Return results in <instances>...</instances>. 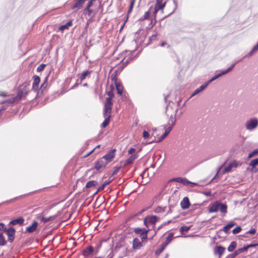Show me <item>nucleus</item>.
<instances>
[{"instance_id":"nucleus-32","label":"nucleus","mask_w":258,"mask_h":258,"mask_svg":"<svg viewBox=\"0 0 258 258\" xmlns=\"http://www.w3.org/2000/svg\"><path fill=\"white\" fill-rule=\"evenodd\" d=\"M111 80L113 81L115 85L120 83V81H118L117 77V73L116 72H114L111 76Z\"/></svg>"},{"instance_id":"nucleus-31","label":"nucleus","mask_w":258,"mask_h":258,"mask_svg":"<svg viewBox=\"0 0 258 258\" xmlns=\"http://www.w3.org/2000/svg\"><path fill=\"white\" fill-rule=\"evenodd\" d=\"M237 246V242L235 241H233L231 242L230 244L228 247V250L229 252L233 251Z\"/></svg>"},{"instance_id":"nucleus-55","label":"nucleus","mask_w":258,"mask_h":258,"mask_svg":"<svg viewBox=\"0 0 258 258\" xmlns=\"http://www.w3.org/2000/svg\"><path fill=\"white\" fill-rule=\"evenodd\" d=\"M200 92H201V91L200 90V89L198 88V89H197L195 92L193 93V94H192V96H194V95H196V94H198L199 93H200Z\"/></svg>"},{"instance_id":"nucleus-49","label":"nucleus","mask_w":258,"mask_h":258,"mask_svg":"<svg viewBox=\"0 0 258 258\" xmlns=\"http://www.w3.org/2000/svg\"><path fill=\"white\" fill-rule=\"evenodd\" d=\"M143 137L144 139H147L149 137V134L147 131H144L143 133Z\"/></svg>"},{"instance_id":"nucleus-19","label":"nucleus","mask_w":258,"mask_h":258,"mask_svg":"<svg viewBox=\"0 0 258 258\" xmlns=\"http://www.w3.org/2000/svg\"><path fill=\"white\" fill-rule=\"evenodd\" d=\"M38 223L36 221H34L31 225H29L26 228V231L28 233H32L36 231L38 227Z\"/></svg>"},{"instance_id":"nucleus-12","label":"nucleus","mask_w":258,"mask_h":258,"mask_svg":"<svg viewBox=\"0 0 258 258\" xmlns=\"http://www.w3.org/2000/svg\"><path fill=\"white\" fill-rule=\"evenodd\" d=\"M6 233L8 236V241L12 242L14 239L15 229L13 227L9 228L6 230Z\"/></svg>"},{"instance_id":"nucleus-9","label":"nucleus","mask_w":258,"mask_h":258,"mask_svg":"<svg viewBox=\"0 0 258 258\" xmlns=\"http://www.w3.org/2000/svg\"><path fill=\"white\" fill-rule=\"evenodd\" d=\"M171 125L166 128L164 133L162 135L160 138H159L158 140L156 141V142H160L162 141L164 139H165L169 134L170 131L172 130L173 126L175 124L176 122V119L174 117L172 118L171 117Z\"/></svg>"},{"instance_id":"nucleus-24","label":"nucleus","mask_w":258,"mask_h":258,"mask_svg":"<svg viewBox=\"0 0 258 258\" xmlns=\"http://www.w3.org/2000/svg\"><path fill=\"white\" fill-rule=\"evenodd\" d=\"M116 89L117 91V93L120 95L121 96L122 95L123 92V86H122L121 82L116 84L115 85Z\"/></svg>"},{"instance_id":"nucleus-41","label":"nucleus","mask_w":258,"mask_h":258,"mask_svg":"<svg viewBox=\"0 0 258 258\" xmlns=\"http://www.w3.org/2000/svg\"><path fill=\"white\" fill-rule=\"evenodd\" d=\"M96 0H90L87 4L86 7H85L84 10H88L89 9V8H91L93 6V3L94 2L96 1Z\"/></svg>"},{"instance_id":"nucleus-43","label":"nucleus","mask_w":258,"mask_h":258,"mask_svg":"<svg viewBox=\"0 0 258 258\" xmlns=\"http://www.w3.org/2000/svg\"><path fill=\"white\" fill-rule=\"evenodd\" d=\"M258 155V150L257 149H255L254 150V151H253L252 152L250 153L249 154H248V158H250L255 155Z\"/></svg>"},{"instance_id":"nucleus-51","label":"nucleus","mask_w":258,"mask_h":258,"mask_svg":"<svg viewBox=\"0 0 258 258\" xmlns=\"http://www.w3.org/2000/svg\"><path fill=\"white\" fill-rule=\"evenodd\" d=\"M258 50V46L255 45L250 52V54L251 55L253 53L256 51Z\"/></svg>"},{"instance_id":"nucleus-10","label":"nucleus","mask_w":258,"mask_h":258,"mask_svg":"<svg viewBox=\"0 0 258 258\" xmlns=\"http://www.w3.org/2000/svg\"><path fill=\"white\" fill-rule=\"evenodd\" d=\"M116 150L115 149H111L108 152L103 156L102 158L105 162H107V164L113 159L115 157Z\"/></svg>"},{"instance_id":"nucleus-28","label":"nucleus","mask_w":258,"mask_h":258,"mask_svg":"<svg viewBox=\"0 0 258 258\" xmlns=\"http://www.w3.org/2000/svg\"><path fill=\"white\" fill-rule=\"evenodd\" d=\"M173 237V234L172 233H169L166 237L165 241L162 244L166 247L167 245L171 241Z\"/></svg>"},{"instance_id":"nucleus-64","label":"nucleus","mask_w":258,"mask_h":258,"mask_svg":"<svg viewBox=\"0 0 258 258\" xmlns=\"http://www.w3.org/2000/svg\"><path fill=\"white\" fill-rule=\"evenodd\" d=\"M226 258H233L232 254H229Z\"/></svg>"},{"instance_id":"nucleus-42","label":"nucleus","mask_w":258,"mask_h":258,"mask_svg":"<svg viewBox=\"0 0 258 258\" xmlns=\"http://www.w3.org/2000/svg\"><path fill=\"white\" fill-rule=\"evenodd\" d=\"M241 230V227L240 226H237L235 228H234L233 230H232V233L233 234H237L238 233H239Z\"/></svg>"},{"instance_id":"nucleus-35","label":"nucleus","mask_w":258,"mask_h":258,"mask_svg":"<svg viewBox=\"0 0 258 258\" xmlns=\"http://www.w3.org/2000/svg\"><path fill=\"white\" fill-rule=\"evenodd\" d=\"M150 15V11H148L146 12L144 15L140 19V20L141 21H144L146 19H149Z\"/></svg>"},{"instance_id":"nucleus-2","label":"nucleus","mask_w":258,"mask_h":258,"mask_svg":"<svg viewBox=\"0 0 258 258\" xmlns=\"http://www.w3.org/2000/svg\"><path fill=\"white\" fill-rule=\"evenodd\" d=\"M29 92V88L27 86H25L23 88H19L17 95L16 97H13L7 100L6 102L10 103H18L23 98H25Z\"/></svg>"},{"instance_id":"nucleus-21","label":"nucleus","mask_w":258,"mask_h":258,"mask_svg":"<svg viewBox=\"0 0 258 258\" xmlns=\"http://www.w3.org/2000/svg\"><path fill=\"white\" fill-rule=\"evenodd\" d=\"M234 64H232L227 70L223 71L221 73H220L218 75H217V76H215L213 77V78H212L211 79V80L209 81V82H211L213 81L214 80H215V79L219 78V77L222 76L223 75H225V74L228 73V72H229L230 71H231L232 70V69L234 68Z\"/></svg>"},{"instance_id":"nucleus-7","label":"nucleus","mask_w":258,"mask_h":258,"mask_svg":"<svg viewBox=\"0 0 258 258\" xmlns=\"http://www.w3.org/2000/svg\"><path fill=\"white\" fill-rule=\"evenodd\" d=\"M112 111V109L109 108L108 109L107 108H104L103 109V116L105 118V120L102 123V127L105 128L106 127L110 122V119L111 117V112Z\"/></svg>"},{"instance_id":"nucleus-5","label":"nucleus","mask_w":258,"mask_h":258,"mask_svg":"<svg viewBox=\"0 0 258 258\" xmlns=\"http://www.w3.org/2000/svg\"><path fill=\"white\" fill-rule=\"evenodd\" d=\"M165 6L167 12L169 15L172 14L174 12L177 7V4L175 0L167 1Z\"/></svg>"},{"instance_id":"nucleus-33","label":"nucleus","mask_w":258,"mask_h":258,"mask_svg":"<svg viewBox=\"0 0 258 258\" xmlns=\"http://www.w3.org/2000/svg\"><path fill=\"white\" fill-rule=\"evenodd\" d=\"M91 73V71H84L82 74V75H81L80 76V80L81 81H83L85 79L86 77L87 76L90 75Z\"/></svg>"},{"instance_id":"nucleus-38","label":"nucleus","mask_w":258,"mask_h":258,"mask_svg":"<svg viewBox=\"0 0 258 258\" xmlns=\"http://www.w3.org/2000/svg\"><path fill=\"white\" fill-rule=\"evenodd\" d=\"M248 245L243 246V247L238 248L237 250L240 253L245 252L247 250V249L249 248L248 247Z\"/></svg>"},{"instance_id":"nucleus-26","label":"nucleus","mask_w":258,"mask_h":258,"mask_svg":"<svg viewBox=\"0 0 258 258\" xmlns=\"http://www.w3.org/2000/svg\"><path fill=\"white\" fill-rule=\"evenodd\" d=\"M73 25V21L72 20H70L65 25L61 26L59 29L62 31H64L66 29H68L70 27L72 26Z\"/></svg>"},{"instance_id":"nucleus-4","label":"nucleus","mask_w":258,"mask_h":258,"mask_svg":"<svg viewBox=\"0 0 258 258\" xmlns=\"http://www.w3.org/2000/svg\"><path fill=\"white\" fill-rule=\"evenodd\" d=\"M163 1L164 0H156L153 13L155 18L156 17L158 11H160L162 13H164V9L165 8L167 2L165 1L163 2Z\"/></svg>"},{"instance_id":"nucleus-15","label":"nucleus","mask_w":258,"mask_h":258,"mask_svg":"<svg viewBox=\"0 0 258 258\" xmlns=\"http://www.w3.org/2000/svg\"><path fill=\"white\" fill-rule=\"evenodd\" d=\"M132 246L134 250L140 249L143 246V243L139 238H135L133 240Z\"/></svg>"},{"instance_id":"nucleus-63","label":"nucleus","mask_w":258,"mask_h":258,"mask_svg":"<svg viewBox=\"0 0 258 258\" xmlns=\"http://www.w3.org/2000/svg\"><path fill=\"white\" fill-rule=\"evenodd\" d=\"M155 22L153 23L152 21L151 24L149 25L150 27H151V28L153 27L155 25Z\"/></svg>"},{"instance_id":"nucleus-57","label":"nucleus","mask_w":258,"mask_h":258,"mask_svg":"<svg viewBox=\"0 0 258 258\" xmlns=\"http://www.w3.org/2000/svg\"><path fill=\"white\" fill-rule=\"evenodd\" d=\"M0 96L5 97L7 96V93L5 92H0Z\"/></svg>"},{"instance_id":"nucleus-3","label":"nucleus","mask_w":258,"mask_h":258,"mask_svg":"<svg viewBox=\"0 0 258 258\" xmlns=\"http://www.w3.org/2000/svg\"><path fill=\"white\" fill-rule=\"evenodd\" d=\"M107 94L108 97L105 99L104 108H107L108 109L109 108L112 109L113 105L112 99L114 97V87L113 86H110V90L107 92Z\"/></svg>"},{"instance_id":"nucleus-25","label":"nucleus","mask_w":258,"mask_h":258,"mask_svg":"<svg viewBox=\"0 0 258 258\" xmlns=\"http://www.w3.org/2000/svg\"><path fill=\"white\" fill-rule=\"evenodd\" d=\"M24 222V219L21 217L18 219L13 220L10 222V224L12 225H16L17 224H19L20 225H22Z\"/></svg>"},{"instance_id":"nucleus-11","label":"nucleus","mask_w":258,"mask_h":258,"mask_svg":"<svg viewBox=\"0 0 258 258\" xmlns=\"http://www.w3.org/2000/svg\"><path fill=\"white\" fill-rule=\"evenodd\" d=\"M107 164V162H105V160L102 158L99 159L95 163L94 168L99 171L102 168H104L106 167Z\"/></svg>"},{"instance_id":"nucleus-13","label":"nucleus","mask_w":258,"mask_h":258,"mask_svg":"<svg viewBox=\"0 0 258 258\" xmlns=\"http://www.w3.org/2000/svg\"><path fill=\"white\" fill-rule=\"evenodd\" d=\"M33 83L32 85V89L34 91H37L39 88V84L40 82V78L39 76L37 75H34L33 77Z\"/></svg>"},{"instance_id":"nucleus-60","label":"nucleus","mask_w":258,"mask_h":258,"mask_svg":"<svg viewBox=\"0 0 258 258\" xmlns=\"http://www.w3.org/2000/svg\"><path fill=\"white\" fill-rule=\"evenodd\" d=\"M110 182H111L110 181H105L103 183V184L106 186V185H107V184H109Z\"/></svg>"},{"instance_id":"nucleus-18","label":"nucleus","mask_w":258,"mask_h":258,"mask_svg":"<svg viewBox=\"0 0 258 258\" xmlns=\"http://www.w3.org/2000/svg\"><path fill=\"white\" fill-rule=\"evenodd\" d=\"M238 165L237 162L236 161H233L230 163L228 165L224 168V172L228 173L231 171V169L233 167H236Z\"/></svg>"},{"instance_id":"nucleus-36","label":"nucleus","mask_w":258,"mask_h":258,"mask_svg":"<svg viewBox=\"0 0 258 258\" xmlns=\"http://www.w3.org/2000/svg\"><path fill=\"white\" fill-rule=\"evenodd\" d=\"M136 1V0H131L127 12L128 14H130L132 12Z\"/></svg>"},{"instance_id":"nucleus-8","label":"nucleus","mask_w":258,"mask_h":258,"mask_svg":"<svg viewBox=\"0 0 258 258\" xmlns=\"http://www.w3.org/2000/svg\"><path fill=\"white\" fill-rule=\"evenodd\" d=\"M171 125L166 128L164 133L162 135L160 138H159L158 140L156 141V142H160L162 141L164 139H165L169 134L170 131L172 130L173 126L175 124L176 122V119L174 117L172 118L171 117Z\"/></svg>"},{"instance_id":"nucleus-59","label":"nucleus","mask_w":258,"mask_h":258,"mask_svg":"<svg viewBox=\"0 0 258 258\" xmlns=\"http://www.w3.org/2000/svg\"><path fill=\"white\" fill-rule=\"evenodd\" d=\"M144 211H145L144 209L141 210V211H140L138 213H137V214H136L135 216H138V215L141 214Z\"/></svg>"},{"instance_id":"nucleus-27","label":"nucleus","mask_w":258,"mask_h":258,"mask_svg":"<svg viewBox=\"0 0 258 258\" xmlns=\"http://www.w3.org/2000/svg\"><path fill=\"white\" fill-rule=\"evenodd\" d=\"M235 224H236V223L233 222H230V223H229L228 224H227V225L223 227V231L227 233L228 232V231L232 227H233V226H234L235 225Z\"/></svg>"},{"instance_id":"nucleus-14","label":"nucleus","mask_w":258,"mask_h":258,"mask_svg":"<svg viewBox=\"0 0 258 258\" xmlns=\"http://www.w3.org/2000/svg\"><path fill=\"white\" fill-rule=\"evenodd\" d=\"M258 125V121L256 119H252L247 121L246 128L248 130H252L255 128Z\"/></svg>"},{"instance_id":"nucleus-37","label":"nucleus","mask_w":258,"mask_h":258,"mask_svg":"<svg viewBox=\"0 0 258 258\" xmlns=\"http://www.w3.org/2000/svg\"><path fill=\"white\" fill-rule=\"evenodd\" d=\"M149 231H147L145 232V233H142V235H141V238L142 240V241H145L147 239V235Z\"/></svg>"},{"instance_id":"nucleus-53","label":"nucleus","mask_w":258,"mask_h":258,"mask_svg":"<svg viewBox=\"0 0 258 258\" xmlns=\"http://www.w3.org/2000/svg\"><path fill=\"white\" fill-rule=\"evenodd\" d=\"M105 185L103 184H102L98 188V189L97 190L96 193H97L98 191H101V190H102L104 189V187H105Z\"/></svg>"},{"instance_id":"nucleus-47","label":"nucleus","mask_w":258,"mask_h":258,"mask_svg":"<svg viewBox=\"0 0 258 258\" xmlns=\"http://www.w3.org/2000/svg\"><path fill=\"white\" fill-rule=\"evenodd\" d=\"M175 180L180 183H184L185 179L181 177L176 178Z\"/></svg>"},{"instance_id":"nucleus-45","label":"nucleus","mask_w":258,"mask_h":258,"mask_svg":"<svg viewBox=\"0 0 258 258\" xmlns=\"http://www.w3.org/2000/svg\"><path fill=\"white\" fill-rule=\"evenodd\" d=\"M190 227L186 226H181L180 227V231L181 232H187L189 230V229H190Z\"/></svg>"},{"instance_id":"nucleus-23","label":"nucleus","mask_w":258,"mask_h":258,"mask_svg":"<svg viewBox=\"0 0 258 258\" xmlns=\"http://www.w3.org/2000/svg\"><path fill=\"white\" fill-rule=\"evenodd\" d=\"M94 251V248L92 246H88L86 249H84L83 251V254L87 256L89 255L90 254L92 253Z\"/></svg>"},{"instance_id":"nucleus-56","label":"nucleus","mask_w":258,"mask_h":258,"mask_svg":"<svg viewBox=\"0 0 258 258\" xmlns=\"http://www.w3.org/2000/svg\"><path fill=\"white\" fill-rule=\"evenodd\" d=\"M86 11H87L88 12V15L90 16L92 15V13H93V10L92 9H91L90 8H89V10H85Z\"/></svg>"},{"instance_id":"nucleus-40","label":"nucleus","mask_w":258,"mask_h":258,"mask_svg":"<svg viewBox=\"0 0 258 258\" xmlns=\"http://www.w3.org/2000/svg\"><path fill=\"white\" fill-rule=\"evenodd\" d=\"M249 165L252 167H255L256 166L258 165V158L257 159L251 160Z\"/></svg>"},{"instance_id":"nucleus-48","label":"nucleus","mask_w":258,"mask_h":258,"mask_svg":"<svg viewBox=\"0 0 258 258\" xmlns=\"http://www.w3.org/2000/svg\"><path fill=\"white\" fill-rule=\"evenodd\" d=\"M136 151V149L131 148L128 150V154H131V155L133 154H133H135Z\"/></svg>"},{"instance_id":"nucleus-50","label":"nucleus","mask_w":258,"mask_h":258,"mask_svg":"<svg viewBox=\"0 0 258 258\" xmlns=\"http://www.w3.org/2000/svg\"><path fill=\"white\" fill-rule=\"evenodd\" d=\"M100 147V145H98L97 146H96L95 148H94L92 150H91L90 152H89L87 154H86V155L84 156V157H88L89 155H90L91 154H92L94 151V150H95L96 148H99Z\"/></svg>"},{"instance_id":"nucleus-54","label":"nucleus","mask_w":258,"mask_h":258,"mask_svg":"<svg viewBox=\"0 0 258 258\" xmlns=\"http://www.w3.org/2000/svg\"><path fill=\"white\" fill-rule=\"evenodd\" d=\"M208 85V83L206 84L205 85H203L201 86L199 88L202 91L207 87Z\"/></svg>"},{"instance_id":"nucleus-58","label":"nucleus","mask_w":258,"mask_h":258,"mask_svg":"<svg viewBox=\"0 0 258 258\" xmlns=\"http://www.w3.org/2000/svg\"><path fill=\"white\" fill-rule=\"evenodd\" d=\"M248 247L249 248L250 247H256V246H258V243H254V244H248Z\"/></svg>"},{"instance_id":"nucleus-61","label":"nucleus","mask_w":258,"mask_h":258,"mask_svg":"<svg viewBox=\"0 0 258 258\" xmlns=\"http://www.w3.org/2000/svg\"><path fill=\"white\" fill-rule=\"evenodd\" d=\"M233 253H234L235 255H236V256H237L238 254H239V252H238L237 249Z\"/></svg>"},{"instance_id":"nucleus-34","label":"nucleus","mask_w":258,"mask_h":258,"mask_svg":"<svg viewBox=\"0 0 258 258\" xmlns=\"http://www.w3.org/2000/svg\"><path fill=\"white\" fill-rule=\"evenodd\" d=\"M165 248L166 246L162 244L160 247L156 250L155 253L157 255L160 254L165 249Z\"/></svg>"},{"instance_id":"nucleus-17","label":"nucleus","mask_w":258,"mask_h":258,"mask_svg":"<svg viewBox=\"0 0 258 258\" xmlns=\"http://www.w3.org/2000/svg\"><path fill=\"white\" fill-rule=\"evenodd\" d=\"M190 203L189 201V199L185 197L180 202V206L181 208L183 210L187 209L189 207Z\"/></svg>"},{"instance_id":"nucleus-22","label":"nucleus","mask_w":258,"mask_h":258,"mask_svg":"<svg viewBox=\"0 0 258 258\" xmlns=\"http://www.w3.org/2000/svg\"><path fill=\"white\" fill-rule=\"evenodd\" d=\"M138 157V155L137 154H134L132 155L129 158H128L126 160L124 163L125 165H128L130 164L133 163L134 161Z\"/></svg>"},{"instance_id":"nucleus-30","label":"nucleus","mask_w":258,"mask_h":258,"mask_svg":"<svg viewBox=\"0 0 258 258\" xmlns=\"http://www.w3.org/2000/svg\"><path fill=\"white\" fill-rule=\"evenodd\" d=\"M98 183L96 181L92 180L88 182L86 184L85 187L87 188L94 187L97 185Z\"/></svg>"},{"instance_id":"nucleus-20","label":"nucleus","mask_w":258,"mask_h":258,"mask_svg":"<svg viewBox=\"0 0 258 258\" xmlns=\"http://www.w3.org/2000/svg\"><path fill=\"white\" fill-rule=\"evenodd\" d=\"M56 217V215L51 216L49 217L46 218L40 215L37 217V219L40 221L46 223L54 219H55Z\"/></svg>"},{"instance_id":"nucleus-16","label":"nucleus","mask_w":258,"mask_h":258,"mask_svg":"<svg viewBox=\"0 0 258 258\" xmlns=\"http://www.w3.org/2000/svg\"><path fill=\"white\" fill-rule=\"evenodd\" d=\"M225 248L221 245L217 246L214 250V252L215 254H218L219 257L220 258L223 253L225 252Z\"/></svg>"},{"instance_id":"nucleus-46","label":"nucleus","mask_w":258,"mask_h":258,"mask_svg":"<svg viewBox=\"0 0 258 258\" xmlns=\"http://www.w3.org/2000/svg\"><path fill=\"white\" fill-rule=\"evenodd\" d=\"M256 230L255 228H252L250 229L249 230H248L246 234H249L251 235H254L256 233Z\"/></svg>"},{"instance_id":"nucleus-29","label":"nucleus","mask_w":258,"mask_h":258,"mask_svg":"<svg viewBox=\"0 0 258 258\" xmlns=\"http://www.w3.org/2000/svg\"><path fill=\"white\" fill-rule=\"evenodd\" d=\"M150 229H144V228H135L134 230V232L136 233V234H140L142 235V233H145V232L147 231H149Z\"/></svg>"},{"instance_id":"nucleus-39","label":"nucleus","mask_w":258,"mask_h":258,"mask_svg":"<svg viewBox=\"0 0 258 258\" xmlns=\"http://www.w3.org/2000/svg\"><path fill=\"white\" fill-rule=\"evenodd\" d=\"M6 244V241L3 234H0V245H5Z\"/></svg>"},{"instance_id":"nucleus-1","label":"nucleus","mask_w":258,"mask_h":258,"mask_svg":"<svg viewBox=\"0 0 258 258\" xmlns=\"http://www.w3.org/2000/svg\"><path fill=\"white\" fill-rule=\"evenodd\" d=\"M221 213L226 214L227 213V206L219 201H216L211 203L208 207V212L210 213H216L218 211Z\"/></svg>"},{"instance_id":"nucleus-44","label":"nucleus","mask_w":258,"mask_h":258,"mask_svg":"<svg viewBox=\"0 0 258 258\" xmlns=\"http://www.w3.org/2000/svg\"><path fill=\"white\" fill-rule=\"evenodd\" d=\"M46 67V64L44 63H41L40 64L37 68V72H41L44 70L45 67Z\"/></svg>"},{"instance_id":"nucleus-62","label":"nucleus","mask_w":258,"mask_h":258,"mask_svg":"<svg viewBox=\"0 0 258 258\" xmlns=\"http://www.w3.org/2000/svg\"><path fill=\"white\" fill-rule=\"evenodd\" d=\"M160 210H161V208H157L156 209L155 211L156 212H157V213H158V212H159L160 211Z\"/></svg>"},{"instance_id":"nucleus-6","label":"nucleus","mask_w":258,"mask_h":258,"mask_svg":"<svg viewBox=\"0 0 258 258\" xmlns=\"http://www.w3.org/2000/svg\"><path fill=\"white\" fill-rule=\"evenodd\" d=\"M159 219V218L155 215L148 216L144 218V224L147 227H148L150 225H153V228H154L155 223Z\"/></svg>"},{"instance_id":"nucleus-52","label":"nucleus","mask_w":258,"mask_h":258,"mask_svg":"<svg viewBox=\"0 0 258 258\" xmlns=\"http://www.w3.org/2000/svg\"><path fill=\"white\" fill-rule=\"evenodd\" d=\"M6 229V226L4 224L0 223V231L5 230Z\"/></svg>"}]
</instances>
